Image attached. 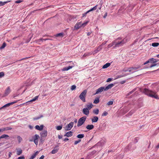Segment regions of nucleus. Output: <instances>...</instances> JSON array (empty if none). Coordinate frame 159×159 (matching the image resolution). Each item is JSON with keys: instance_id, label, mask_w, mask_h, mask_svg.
I'll return each instance as SVG.
<instances>
[{"instance_id": "obj_4", "label": "nucleus", "mask_w": 159, "mask_h": 159, "mask_svg": "<svg viewBox=\"0 0 159 159\" xmlns=\"http://www.w3.org/2000/svg\"><path fill=\"white\" fill-rule=\"evenodd\" d=\"M32 138L33 139H30L29 141L30 142L34 141L35 145H37L38 144V139L39 138V136L37 134H35L33 137Z\"/></svg>"}, {"instance_id": "obj_46", "label": "nucleus", "mask_w": 159, "mask_h": 159, "mask_svg": "<svg viewBox=\"0 0 159 159\" xmlns=\"http://www.w3.org/2000/svg\"><path fill=\"white\" fill-rule=\"evenodd\" d=\"M43 117L42 115H41L39 117H36L34 118V120H36L39 119V118H42Z\"/></svg>"}, {"instance_id": "obj_48", "label": "nucleus", "mask_w": 159, "mask_h": 159, "mask_svg": "<svg viewBox=\"0 0 159 159\" xmlns=\"http://www.w3.org/2000/svg\"><path fill=\"white\" fill-rule=\"evenodd\" d=\"M89 11H87V12H86L85 13H83V17H84V16H85L86 15H87V14L89 12Z\"/></svg>"}, {"instance_id": "obj_47", "label": "nucleus", "mask_w": 159, "mask_h": 159, "mask_svg": "<svg viewBox=\"0 0 159 159\" xmlns=\"http://www.w3.org/2000/svg\"><path fill=\"white\" fill-rule=\"evenodd\" d=\"M12 128L10 127H7L5 128V131L9 130H11L12 129Z\"/></svg>"}, {"instance_id": "obj_39", "label": "nucleus", "mask_w": 159, "mask_h": 159, "mask_svg": "<svg viewBox=\"0 0 159 159\" xmlns=\"http://www.w3.org/2000/svg\"><path fill=\"white\" fill-rule=\"evenodd\" d=\"M108 114V113L107 112H106V111L104 112L102 114V116H106Z\"/></svg>"}, {"instance_id": "obj_34", "label": "nucleus", "mask_w": 159, "mask_h": 159, "mask_svg": "<svg viewBox=\"0 0 159 159\" xmlns=\"http://www.w3.org/2000/svg\"><path fill=\"white\" fill-rule=\"evenodd\" d=\"M9 1H7V2H0V6H2L4 5L5 4H6L7 3L9 2Z\"/></svg>"}, {"instance_id": "obj_45", "label": "nucleus", "mask_w": 159, "mask_h": 159, "mask_svg": "<svg viewBox=\"0 0 159 159\" xmlns=\"http://www.w3.org/2000/svg\"><path fill=\"white\" fill-rule=\"evenodd\" d=\"M148 63H150V59H148V60L145 62L144 63H143V65H146Z\"/></svg>"}, {"instance_id": "obj_62", "label": "nucleus", "mask_w": 159, "mask_h": 159, "mask_svg": "<svg viewBox=\"0 0 159 159\" xmlns=\"http://www.w3.org/2000/svg\"><path fill=\"white\" fill-rule=\"evenodd\" d=\"M69 140V139L67 138H66L64 139V141H66Z\"/></svg>"}, {"instance_id": "obj_29", "label": "nucleus", "mask_w": 159, "mask_h": 159, "mask_svg": "<svg viewBox=\"0 0 159 159\" xmlns=\"http://www.w3.org/2000/svg\"><path fill=\"white\" fill-rule=\"evenodd\" d=\"M152 64L150 66V68H152L153 67L156 66H158L159 65V64L158 63H152Z\"/></svg>"}, {"instance_id": "obj_21", "label": "nucleus", "mask_w": 159, "mask_h": 159, "mask_svg": "<svg viewBox=\"0 0 159 159\" xmlns=\"http://www.w3.org/2000/svg\"><path fill=\"white\" fill-rule=\"evenodd\" d=\"M150 63H156L157 62L158 60L156 59H154V58H152L150 59Z\"/></svg>"}, {"instance_id": "obj_36", "label": "nucleus", "mask_w": 159, "mask_h": 159, "mask_svg": "<svg viewBox=\"0 0 159 159\" xmlns=\"http://www.w3.org/2000/svg\"><path fill=\"white\" fill-rule=\"evenodd\" d=\"M62 128V126H58L56 127V129L57 130H61Z\"/></svg>"}, {"instance_id": "obj_7", "label": "nucleus", "mask_w": 159, "mask_h": 159, "mask_svg": "<svg viewBox=\"0 0 159 159\" xmlns=\"http://www.w3.org/2000/svg\"><path fill=\"white\" fill-rule=\"evenodd\" d=\"M141 67L139 66L136 67H131L128 69V71L130 73H133L139 70V69Z\"/></svg>"}, {"instance_id": "obj_51", "label": "nucleus", "mask_w": 159, "mask_h": 159, "mask_svg": "<svg viewBox=\"0 0 159 159\" xmlns=\"http://www.w3.org/2000/svg\"><path fill=\"white\" fill-rule=\"evenodd\" d=\"M112 78H108L107 80L106 81V82H109L111 81L112 80Z\"/></svg>"}, {"instance_id": "obj_25", "label": "nucleus", "mask_w": 159, "mask_h": 159, "mask_svg": "<svg viewBox=\"0 0 159 159\" xmlns=\"http://www.w3.org/2000/svg\"><path fill=\"white\" fill-rule=\"evenodd\" d=\"M111 64L109 63H107L106 64H105L103 66H102V68L105 69L108 67L109 66H110Z\"/></svg>"}, {"instance_id": "obj_58", "label": "nucleus", "mask_w": 159, "mask_h": 159, "mask_svg": "<svg viewBox=\"0 0 159 159\" xmlns=\"http://www.w3.org/2000/svg\"><path fill=\"white\" fill-rule=\"evenodd\" d=\"M58 138L59 139H61L62 138V136L59 135H58Z\"/></svg>"}, {"instance_id": "obj_42", "label": "nucleus", "mask_w": 159, "mask_h": 159, "mask_svg": "<svg viewBox=\"0 0 159 159\" xmlns=\"http://www.w3.org/2000/svg\"><path fill=\"white\" fill-rule=\"evenodd\" d=\"M127 75H128V74H126V75L125 74V75H118L117 78H121V77H123L124 76H126Z\"/></svg>"}, {"instance_id": "obj_10", "label": "nucleus", "mask_w": 159, "mask_h": 159, "mask_svg": "<svg viewBox=\"0 0 159 159\" xmlns=\"http://www.w3.org/2000/svg\"><path fill=\"white\" fill-rule=\"evenodd\" d=\"M15 103H16V102H13L7 103L5 105H4L2 107H1L0 108V110L1 109H4L6 107H8L10 106L11 105H12Z\"/></svg>"}, {"instance_id": "obj_32", "label": "nucleus", "mask_w": 159, "mask_h": 159, "mask_svg": "<svg viewBox=\"0 0 159 159\" xmlns=\"http://www.w3.org/2000/svg\"><path fill=\"white\" fill-rule=\"evenodd\" d=\"M89 22L88 21H86L85 22H84L83 23H81V26L82 27H84Z\"/></svg>"}, {"instance_id": "obj_1", "label": "nucleus", "mask_w": 159, "mask_h": 159, "mask_svg": "<svg viewBox=\"0 0 159 159\" xmlns=\"http://www.w3.org/2000/svg\"><path fill=\"white\" fill-rule=\"evenodd\" d=\"M143 92L145 94L149 97L157 99H158V96L157 94V91L155 90H151L145 88L143 89Z\"/></svg>"}, {"instance_id": "obj_26", "label": "nucleus", "mask_w": 159, "mask_h": 159, "mask_svg": "<svg viewBox=\"0 0 159 159\" xmlns=\"http://www.w3.org/2000/svg\"><path fill=\"white\" fill-rule=\"evenodd\" d=\"M99 112V111L98 109H94L93 110V113L95 115H97L98 114Z\"/></svg>"}, {"instance_id": "obj_24", "label": "nucleus", "mask_w": 159, "mask_h": 159, "mask_svg": "<svg viewBox=\"0 0 159 159\" xmlns=\"http://www.w3.org/2000/svg\"><path fill=\"white\" fill-rule=\"evenodd\" d=\"M1 139H8V138L9 137V136L6 134H3L1 136H0Z\"/></svg>"}, {"instance_id": "obj_52", "label": "nucleus", "mask_w": 159, "mask_h": 159, "mask_svg": "<svg viewBox=\"0 0 159 159\" xmlns=\"http://www.w3.org/2000/svg\"><path fill=\"white\" fill-rule=\"evenodd\" d=\"M25 158V157L24 156H21L19 157L17 159H24Z\"/></svg>"}, {"instance_id": "obj_38", "label": "nucleus", "mask_w": 159, "mask_h": 159, "mask_svg": "<svg viewBox=\"0 0 159 159\" xmlns=\"http://www.w3.org/2000/svg\"><path fill=\"white\" fill-rule=\"evenodd\" d=\"M6 43H4L2 44V46L0 47V49H3L6 47Z\"/></svg>"}, {"instance_id": "obj_31", "label": "nucleus", "mask_w": 159, "mask_h": 159, "mask_svg": "<svg viewBox=\"0 0 159 159\" xmlns=\"http://www.w3.org/2000/svg\"><path fill=\"white\" fill-rule=\"evenodd\" d=\"M159 45V43H154L152 44V46L153 47L158 46Z\"/></svg>"}, {"instance_id": "obj_17", "label": "nucleus", "mask_w": 159, "mask_h": 159, "mask_svg": "<svg viewBox=\"0 0 159 159\" xmlns=\"http://www.w3.org/2000/svg\"><path fill=\"white\" fill-rule=\"evenodd\" d=\"M73 135V132L71 131H70L67 132L64 135V136H66L67 137H70L72 136Z\"/></svg>"}, {"instance_id": "obj_13", "label": "nucleus", "mask_w": 159, "mask_h": 159, "mask_svg": "<svg viewBox=\"0 0 159 159\" xmlns=\"http://www.w3.org/2000/svg\"><path fill=\"white\" fill-rule=\"evenodd\" d=\"M11 92L10 88V87H8L6 89L5 91L4 94V96H6L7 95Z\"/></svg>"}, {"instance_id": "obj_2", "label": "nucleus", "mask_w": 159, "mask_h": 159, "mask_svg": "<svg viewBox=\"0 0 159 159\" xmlns=\"http://www.w3.org/2000/svg\"><path fill=\"white\" fill-rule=\"evenodd\" d=\"M127 41V39L125 38L123 39H121L120 38H118L113 42V44H114V46L113 48L123 46Z\"/></svg>"}, {"instance_id": "obj_5", "label": "nucleus", "mask_w": 159, "mask_h": 159, "mask_svg": "<svg viewBox=\"0 0 159 159\" xmlns=\"http://www.w3.org/2000/svg\"><path fill=\"white\" fill-rule=\"evenodd\" d=\"M87 92L86 90H84L81 93L79 96L80 99L84 102H85V97Z\"/></svg>"}, {"instance_id": "obj_11", "label": "nucleus", "mask_w": 159, "mask_h": 159, "mask_svg": "<svg viewBox=\"0 0 159 159\" xmlns=\"http://www.w3.org/2000/svg\"><path fill=\"white\" fill-rule=\"evenodd\" d=\"M58 147V146H56L51 151V153L52 154H54L57 153L59 150V148Z\"/></svg>"}, {"instance_id": "obj_30", "label": "nucleus", "mask_w": 159, "mask_h": 159, "mask_svg": "<svg viewBox=\"0 0 159 159\" xmlns=\"http://www.w3.org/2000/svg\"><path fill=\"white\" fill-rule=\"evenodd\" d=\"M17 154L18 155H20L22 153V151L21 149H19L17 150L16 151Z\"/></svg>"}, {"instance_id": "obj_64", "label": "nucleus", "mask_w": 159, "mask_h": 159, "mask_svg": "<svg viewBox=\"0 0 159 159\" xmlns=\"http://www.w3.org/2000/svg\"><path fill=\"white\" fill-rule=\"evenodd\" d=\"M9 157H10L11 156V155L12 154V153L11 152H9Z\"/></svg>"}, {"instance_id": "obj_35", "label": "nucleus", "mask_w": 159, "mask_h": 159, "mask_svg": "<svg viewBox=\"0 0 159 159\" xmlns=\"http://www.w3.org/2000/svg\"><path fill=\"white\" fill-rule=\"evenodd\" d=\"M17 139L18 141V143H20L22 141V139L20 136H18L17 137Z\"/></svg>"}, {"instance_id": "obj_57", "label": "nucleus", "mask_w": 159, "mask_h": 159, "mask_svg": "<svg viewBox=\"0 0 159 159\" xmlns=\"http://www.w3.org/2000/svg\"><path fill=\"white\" fill-rule=\"evenodd\" d=\"M107 13H106L105 15L103 16V17L104 18H105L106 16H107Z\"/></svg>"}, {"instance_id": "obj_9", "label": "nucleus", "mask_w": 159, "mask_h": 159, "mask_svg": "<svg viewBox=\"0 0 159 159\" xmlns=\"http://www.w3.org/2000/svg\"><path fill=\"white\" fill-rule=\"evenodd\" d=\"M47 131L45 130L43 131L40 133L41 137L43 138H46L47 136Z\"/></svg>"}, {"instance_id": "obj_3", "label": "nucleus", "mask_w": 159, "mask_h": 159, "mask_svg": "<svg viewBox=\"0 0 159 159\" xmlns=\"http://www.w3.org/2000/svg\"><path fill=\"white\" fill-rule=\"evenodd\" d=\"M114 85V84H111L108 85L107 86H106L105 87H101L96 90V92L94 94L96 95L97 94H98L99 93H101L103 91H107L108 89H111Z\"/></svg>"}, {"instance_id": "obj_41", "label": "nucleus", "mask_w": 159, "mask_h": 159, "mask_svg": "<svg viewBox=\"0 0 159 159\" xmlns=\"http://www.w3.org/2000/svg\"><path fill=\"white\" fill-rule=\"evenodd\" d=\"M76 87L75 85H73L71 86V88L70 89H71V90H73L75 89Z\"/></svg>"}, {"instance_id": "obj_20", "label": "nucleus", "mask_w": 159, "mask_h": 159, "mask_svg": "<svg viewBox=\"0 0 159 159\" xmlns=\"http://www.w3.org/2000/svg\"><path fill=\"white\" fill-rule=\"evenodd\" d=\"M93 105L92 103L87 104L86 105V108L89 110L90 109H91V108H92L93 107Z\"/></svg>"}, {"instance_id": "obj_49", "label": "nucleus", "mask_w": 159, "mask_h": 159, "mask_svg": "<svg viewBox=\"0 0 159 159\" xmlns=\"http://www.w3.org/2000/svg\"><path fill=\"white\" fill-rule=\"evenodd\" d=\"M114 46V44H113V42L111 44H109L108 45V47L109 48H110L112 46Z\"/></svg>"}, {"instance_id": "obj_55", "label": "nucleus", "mask_w": 159, "mask_h": 159, "mask_svg": "<svg viewBox=\"0 0 159 159\" xmlns=\"http://www.w3.org/2000/svg\"><path fill=\"white\" fill-rule=\"evenodd\" d=\"M136 89H134L133 90H132L129 93V94H131L133 92H134L135 90Z\"/></svg>"}, {"instance_id": "obj_56", "label": "nucleus", "mask_w": 159, "mask_h": 159, "mask_svg": "<svg viewBox=\"0 0 159 159\" xmlns=\"http://www.w3.org/2000/svg\"><path fill=\"white\" fill-rule=\"evenodd\" d=\"M44 157V156L43 155L39 158V159H43Z\"/></svg>"}, {"instance_id": "obj_59", "label": "nucleus", "mask_w": 159, "mask_h": 159, "mask_svg": "<svg viewBox=\"0 0 159 159\" xmlns=\"http://www.w3.org/2000/svg\"><path fill=\"white\" fill-rule=\"evenodd\" d=\"M99 51H98V50H97V49L96 50H95V51H94L93 53L94 54L96 53H97Z\"/></svg>"}, {"instance_id": "obj_27", "label": "nucleus", "mask_w": 159, "mask_h": 159, "mask_svg": "<svg viewBox=\"0 0 159 159\" xmlns=\"http://www.w3.org/2000/svg\"><path fill=\"white\" fill-rule=\"evenodd\" d=\"M99 102V98L97 97L93 101V103L94 104H97Z\"/></svg>"}, {"instance_id": "obj_14", "label": "nucleus", "mask_w": 159, "mask_h": 159, "mask_svg": "<svg viewBox=\"0 0 159 159\" xmlns=\"http://www.w3.org/2000/svg\"><path fill=\"white\" fill-rule=\"evenodd\" d=\"M44 126L42 125L39 126V125H36L35 126V128L36 129L39 131L42 130L43 129Z\"/></svg>"}, {"instance_id": "obj_44", "label": "nucleus", "mask_w": 159, "mask_h": 159, "mask_svg": "<svg viewBox=\"0 0 159 159\" xmlns=\"http://www.w3.org/2000/svg\"><path fill=\"white\" fill-rule=\"evenodd\" d=\"M4 74L3 72H0V78L4 76Z\"/></svg>"}, {"instance_id": "obj_54", "label": "nucleus", "mask_w": 159, "mask_h": 159, "mask_svg": "<svg viewBox=\"0 0 159 159\" xmlns=\"http://www.w3.org/2000/svg\"><path fill=\"white\" fill-rule=\"evenodd\" d=\"M22 2V1L19 0L16 1L15 2L17 3H19L21 2Z\"/></svg>"}, {"instance_id": "obj_28", "label": "nucleus", "mask_w": 159, "mask_h": 159, "mask_svg": "<svg viewBox=\"0 0 159 159\" xmlns=\"http://www.w3.org/2000/svg\"><path fill=\"white\" fill-rule=\"evenodd\" d=\"M84 134H81L78 135L77 136V137L79 139H82L84 138Z\"/></svg>"}, {"instance_id": "obj_33", "label": "nucleus", "mask_w": 159, "mask_h": 159, "mask_svg": "<svg viewBox=\"0 0 159 159\" xmlns=\"http://www.w3.org/2000/svg\"><path fill=\"white\" fill-rule=\"evenodd\" d=\"M97 6H98L97 5H96L94 7H93L91 9H90V10H89V11L90 12L93 10H96L97 8Z\"/></svg>"}, {"instance_id": "obj_22", "label": "nucleus", "mask_w": 159, "mask_h": 159, "mask_svg": "<svg viewBox=\"0 0 159 159\" xmlns=\"http://www.w3.org/2000/svg\"><path fill=\"white\" fill-rule=\"evenodd\" d=\"M39 152L37 151L34 154H33L30 158V159H33L34 158L36 155L39 153Z\"/></svg>"}, {"instance_id": "obj_19", "label": "nucleus", "mask_w": 159, "mask_h": 159, "mask_svg": "<svg viewBox=\"0 0 159 159\" xmlns=\"http://www.w3.org/2000/svg\"><path fill=\"white\" fill-rule=\"evenodd\" d=\"M94 125H89L86 126V128L90 130L94 128Z\"/></svg>"}, {"instance_id": "obj_15", "label": "nucleus", "mask_w": 159, "mask_h": 159, "mask_svg": "<svg viewBox=\"0 0 159 159\" xmlns=\"http://www.w3.org/2000/svg\"><path fill=\"white\" fill-rule=\"evenodd\" d=\"M98 118L97 116H94L91 119V121L93 123L97 122L98 120Z\"/></svg>"}, {"instance_id": "obj_61", "label": "nucleus", "mask_w": 159, "mask_h": 159, "mask_svg": "<svg viewBox=\"0 0 159 159\" xmlns=\"http://www.w3.org/2000/svg\"><path fill=\"white\" fill-rule=\"evenodd\" d=\"M122 71H124V72H127V71H128V69H123V70Z\"/></svg>"}, {"instance_id": "obj_43", "label": "nucleus", "mask_w": 159, "mask_h": 159, "mask_svg": "<svg viewBox=\"0 0 159 159\" xmlns=\"http://www.w3.org/2000/svg\"><path fill=\"white\" fill-rule=\"evenodd\" d=\"M81 141L80 139H79L78 140L75 141L74 142L75 145H76L77 144L80 143Z\"/></svg>"}, {"instance_id": "obj_16", "label": "nucleus", "mask_w": 159, "mask_h": 159, "mask_svg": "<svg viewBox=\"0 0 159 159\" xmlns=\"http://www.w3.org/2000/svg\"><path fill=\"white\" fill-rule=\"evenodd\" d=\"M83 113L86 115H88L89 113V110L88 109L84 108L83 110Z\"/></svg>"}, {"instance_id": "obj_60", "label": "nucleus", "mask_w": 159, "mask_h": 159, "mask_svg": "<svg viewBox=\"0 0 159 159\" xmlns=\"http://www.w3.org/2000/svg\"><path fill=\"white\" fill-rule=\"evenodd\" d=\"M125 81L123 80L120 82V83L122 84L125 83Z\"/></svg>"}, {"instance_id": "obj_18", "label": "nucleus", "mask_w": 159, "mask_h": 159, "mask_svg": "<svg viewBox=\"0 0 159 159\" xmlns=\"http://www.w3.org/2000/svg\"><path fill=\"white\" fill-rule=\"evenodd\" d=\"M74 66V65H73L71 66H69L67 67H65L63 68L62 69V71H67L68 70H69L71 69Z\"/></svg>"}, {"instance_id": "obj_37", "label": "nucleus", "mask_w": 159, "mask_h": 159, "mask_svg": "<svg viewBox=\"0 0 159 159\" xmlns=\"http://www.w3.org/2000/svg\"><path fill=\"white\" fill-rule=\"evenodd\" d=\"M56 36L57 37L60 36V37H63V33H61L57 34H56Z\"/></svg>"}, {"instance_id": "obj_8", "label": "nucleus", "mask_w": 159, "mask_h": 159, "mask_svg": "<svg viewBox=\"0 0 159 159\" xmlns=\"http://www.w3.org/2000/svg\"><path fill=\"white\" fill-rule=\"evenodd\" d=\"M74 122H71L68 124L65 127V130L66 131L70 130L74 125Z\"/></svg>"}, {"instance_id": "obj_23", "label": "nucleus", "mask_w": 159, "mask_h": 159, "mask_svg": "<svg viewBox=\"0 0 159 159\" xmlns=\"http://www.w3.org/2000/svg\"><path fill=\"white\" fill-rule=\"evenodd\" d=\"M38 98H39V96H36L32 99L30 100V101H29L27 102L28 103V102H33L34 101H36V100H37L38 99Z\"/></svg>"}, {"instance_id": "obj_53", "label": "nucleus", "mask_w": 159, "mask_h": 159, "mask_svg": "<svg viewBox=\"0 0 159 159\" xmlns=\"http://www.w3.org/2000/svg\"><path fill=\"white\" fill-rule=\"evenodd\" d=\"M101 49H102V46H99L98 47V48L97 49V50H98V51H99Z\"/></svg>"}, {"instance_id": "obj_6", "label": "nucleus", "mask_w": 159, "mask_h": 159, "mask_svg": "<svg viewBox=\"0 0 159 159\" xmlns=\"http://www.w3.org/2000/svg\"><path fill=\"white\" fill-rule=\"evenodd\" d=\"M87 117L86 116H84L80 118L78 120L77 126L79 127L82 125L85 122Z\"/></svg>"}, {"instance_id": "obj_63", "label": "nucleus", "mask_w": 159, "mask_h": 159, "mask_svg": "<svg viewBox=\"0 0 159 159\" xmlns=\"http://www.w3.org/2000/svg\"><path fill=\"white\" fill-rule=\"evenodd\" d=\"M43 138H42L41 137L40 141L41 142H43V141L44 140H43Z\"/></svg>"}, {"instance_id": "obj_40", "label": "nucleus", "mask_w": 159, "mask_h": 159, "mask_svg": "<svg viewBox=\"0 0 159 159\" xmlns=\"http://www.w3.org/2000/svg\"><path fill=\"white\" fill-rule=\"evenodd\" d=\"M113 101H110L107 103V105H112L113 104Z\"/></svg>"}, {"instance_id": "obj_50", "label": "nucleus", "mask_w": 159, "mask_h": 159, "mask_svg": "<svg viewBox=\"0 0 159 159\" xmlns=\"http://www.w3.org/2000/svg\"><path fill=\"white\" fill-rule=\"evenodd\" d=\"M5 131V128H2L0 129V132H3Z\"/></svg>"}, {"instance_id": "obj_12", "label": "nucleus", "mask_w": 159, "mask_h": 159, "mask_svg": "<svg viewBox=\"0 0 159 159\" xmlns=\"http://www.w3.org/2000/svg\"><path fill=\"white\" fill-rule=\"evenodd\" d=\"M81 22H78L76 23L75 26V29L77 30L80 27H82Z\"/></svg>"}]
</instances>
